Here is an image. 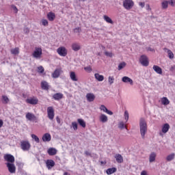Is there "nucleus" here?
Wrapping results in <instances>:
<instances>
[{
    "label": "nucleus",
    "instance_id": "6ab92c4d",
    "mask_svg": "<svg viewBox=\"0 0 175 175\" xmlns=\"http://www.w3.org/2000/svg\"><path fill=\"white\" fill-rule=\"evenodd\" d=\"M64 98V94L62 93H56L53 95V99L55 100H61Z\"/></svg>",
    "mask_w": 175,
    "mask_h": 175
},
{
    "label": "nucleus",
    "instance_id": "39448f33",
    "mask_svg": "<svg viewBox=\"0 0 175 175\" xmlns=\"http://www.w3.org/2000/svg\"><path fill=\"white\" fill-rule=\"evenodd\" d=\"M57 53L59 54V55H61V57H66V55L68 54L66 48L64 46L58 48L57 49Z\"/></svg>",
    "mask_w": 175,
    "mask_h": 175
},
{
    "label": "nucleus",
    "instance_id": "f257e3e1",
    "mask_svg": "<svg viewBox=\"0 0 175 175\" xmlns=\"http://www.w3.org/2000/svg\"><path fill=\"white\" fill-rule=\"evenodd\" d=\"M139 129L140 133L142 139L146 137V134L147 133V122L144 118H141L139 122Z\"/></svg>",
    "mask_w": 175,
    "mask_h": 175
},
{
    "label": "nucleus",
    "instance_id": "cd10ccee",
    "mask_svg": "<svg viewBox=\"0 0 175 175\" xmlns=\"http://www.w3.org/2000/svg\"><path fill=\"white\" fill-rule=\"evenodd\" d=\"M70 77L72 81H79L77 76H76V72L72 71L70 72Z\"/></svg>",
    "mask_w": 175,
    "mask_h": 175
},
{
    "label": "nucleus",
    "instance_id": "5fc2aeb1",
    "mask_svg": "<svg viewBox=\"0 0 175 175\" xmlns=\"http://www.w3.org/2000/svg\"><path fill=\"white\" fill-rule=\"evenodd\" d=\"M169 4L171 5V6H174L175 5V2L173 1V0H171L170 1H169Z\"/></svg>",
    "mask_w": 175,
    "mask_h": 175
},
{
    "label": "nucleus",
    "instance_id": "ea45409f",
    "mask_svg": "<svg viewBox=\"0 0 175 175\" xmlns=\"http://www.w3.org/2000/svg\"><path fill=\"white\" fill-rule=\"evenodd\" d=\"M100 110H101V111H103L104 113H107V107H106V106L101 105L100 106Z\"/></svg>",
    "mask_w": 175,
    "mask_h": 175
},
{
    "label": "nucleus",
    "instance_id": "473e14b6",
    "mask_svg": "<svg viewBox=\"0 0 175 175\" xmlns=\"http://www.w3.org/2000/svg\"><path fill=\"white\" fill-rule=\"evenodd\" d=\"M77 122L78 124H79L80 126H82V128H85V126H87L85 124V121H84V120L81 118L77 119Z\"/></svg>",
    "mask_w": 175,
    "mask_h": 175
},
{
    "label": "nucleus",
    "instance_id": "f704fd0d",
    "mask_svg": "<svg viewBox=\"0 0 175 175\" xmlns=\"http://www.w3.org/2000/svg\"><path fill=\"white\" fill-rule=\"evenodd\" d=\"M103 18H104L105 21H106V23H108V24H113L114 23V22H113V20H111V18L110 17L107 16V15H104Z\"/></svg>",
    "mask_w": 175,
    "mask_h": 175
},
{
    "label": "nucleus",
    "instance_id": "c85d7f7f",
    "mask_svg": "<svg viewBox=\"0 0 175 175\" xmlns=\"http://www.w3.org/2000/svg\"><path fill=\"white\" fill-rule=\"evenodd\" d=\"M47 152L49 155L53 156L57 154V149L54 148H50L48 149Z\"/></svg>",
    "mask_w": 175,
    "mask_h": 175
},
{
    "label": "nucleus",
    "instance_id": "a211bd4d",
    "mask_svg": "<svg viewBox=\"0 0 175 175\" xmlns=\"http://www.w3.org/2000/svg\"><path fill=\"white\" fill-rule=\"evenodd\" d=\"M86 98L88 102H94V100H95V94L93 93H88L86 94Z\"/></svg>",
    "mask_w": 175,
    "mask_h": 175
},
{
    "label": "nucleus",
    "instance_id": "79ce46f5",
    "mask_svg": "<svg viewBox=\"0 0 175 175\" xmlns=\"http://www.w3.org/2000/svg\"><path fill=\"white\" fill-rule=\"evenodd\" d=\"M72 127L73 128L74 131H77V128H78L77 122H72Z\"/></svg>",
    "mask_w": 175,
    "mask_h": 175
},
{
    "label": "nucleus",
    "instance_id": "8fccbe9b",
    "mask_svg": "<svg viewBox=\"0 0 175 175\" xmlns=\"http://www.w3.org/2000/svg\"><path fill=\"white\" fill-rule=\"evenodd\" d=\"M74 32H75L76 33H80V32H81V29L80 27H76L74 29Z\"/></svg>",
    "mask_w": 175,
    "mask_h": 175
},
{
    "label": "nucleus",
    "instance_id": "6e6552de",
    "mask_svg": "<svg viewBox=\"0 0 175 175\" xmlns=\"http://www.w3.org/2000/svg\"><path fill=\"white\" fill-rule=\"evenodd\" d=\"M5 165L10 173H16V165H14V163H6Z\"/></svg>",
    "mask_w": 175,
    "mask_h": 175
},
{
    "label": "nucleus",
    "instance_id": "1a4fd4ad",
    "mask_svg": "<svg viewBox=\"0 0 175 175\" xmlns=\"http://www.w3.org/2000/svg\"><path fill=\"white\" fill-rule=\"evenodd\" d=\"M4 159L8 163H14V156L10 154H7L4 155Z\"/></svg>",
    "mask_w": 175,
    "mask_h": 175
},
{
    "label": "nucleus",
    "instance_id": "4c0bfd02",
    "mask_svg": "<svg viewBox=\"0 0 175 175\" xmlns=\"http://www.w3.org/2000/svg\"><path fill=\"white\" fill-rule=\"evenodd\" d=\"M167 161L168 162H170V161H173V159H174V153H172L171 154H169L167 158H166Z\"/></svg>",
    "mask_w": 175,
    "mask_h": 175
},
{
    "label": "nucleus",
    "instance_id": "2f4dec72",
    "mask_svg": "<svg viewBox=\"0 0 175 175\" xmlns=\"http://www.w3.org/2000/svg\"><path fill=\"white\" fill-rule=\"evenodd\" d=\"M161 103L164 106H167V105L170 103V101L169 100V99H167V97H163L161 98Z\"/></svg>",
    "mask_w": 175,
    "mask_h": 175
},
{
    "label": "nucleus",
    "instance_id": "09e8293b",
    "mask_svg": "<svg viewBox=\"0 0 175 175\" xmlns=\"http://www.w3.org/2000/svg\"><path fill=\"white\" fill-rule=\"evenodd\" d=\"M118 126L120 129H124L125 128V124L122 122L119 124Z\"/></svg>",
    "mask_w": 175,
    "mask_h": 175
},
{
    "label": "nucleus",
    "instance_id": "4be33fe9",
    "mask_svg": "<svg viewBox=\"0 0 175 175\" xmlns=\"http://www.w3.org/2000/svg\"><path fill=\"white\" fill-rule=\"evenodd\" d=\"M152 69L157 75H162V68L159 66L154 65Z\"/></svg>",
    "mask_w": 175,
    "mask_h": 175
},
{
    "label": "nucleus",
    "instance_id": "e433bc0d",
    "mask_svg": "<svg viewBox=\"0 0 175 175\" xmlns=\"http://www.w3.org/2000/svg\"><path fill=\"white\" fill-rule=\"evenodd\" d=\"M168 6H169V1H164L161 3L162 9H167Z\"/></svg>",
    "mask_w": 175,
    "mask_h": 175
},
{
    "label": "nucleus",
    "instance_id": "aec40b11",
    "mask_svg": "<svg viewBox=\"0 0 175 175\" xmlns=\"http://www.w3.org/2000/svg\"><path fill=\"white\" fill-rule=\"evenodd\" d=\"M115 159L118 163H122L124 162V157L120 154H116L115 156Z\"/></svg>",
    "mask_w": 175,
    "mask_h": 175
},
{
    "label": "nucleus",
    "instance_id": "5701e85b",
    "mask_svg": "<svg viewBox=\"0 0 175 175\" xmlns=\"http://www.w3.org/2000/svg\"><path fill=\"white\" fill-rule=\"evenodd\" d=\"M47 18L49 21H54L55 20V14L53 12H49L47 14Z\"/></svg>",
    "mask_w": 175,
    "mask_h": 175
},
{
    "label": "nucleus",
    "instance_id": "72a5a7b5",
    "mask_svg": "<svg viewBox=\"0 0 175 175\" xmlns=\"http://www.w3.org/2000/svg\"><path fill=\"white\" fill-rule=\"evenodd\" d=\"M116 172H117V168L112 167V168H108L106 172H107V174L110 175V174H113V173H116Z\"/></svg>",
    "mask_w": 175,
    "mask_h": 175
},
{
    "label": "nucleus",
    "instance_id": "20e7f679",
    "mask_svg": "<svg viewBox=\"0 0 175 175\" xmlns=\"http://www.w3.org/2000/svg\"><path fill=\"white\" fill-rule=\"evenodd\" d=\"M139 62L142 66H148L149 65L148 57H147L146 55H141L139 58Z\"/></svg>",
    "mask_w": 175,
    "mask_h": 175
},
{
    "label": "nucleus",
    "instance_id": "0e129e2a",
    "mask_svg": "<svg viewBox=\"0 0 175 175\" xmlns=\"http://www.w3.org/2000/svg\"><path fill=\"white\" fill-rule=\"evenodd\" d=\"M148 51H154V49L151 47L148 48Z\"/></svg>",
    "mask_w": 175,
    "mask_h": 175
},
{
    "label": "nucleus",
    "instance_id": "9b49d317",
    "mask_svg": "<svg viewBox=\"0 0 175 175\" xmlns=\"http://www.w3.org/2000/svg\"><path fill=\"white\" fill-rule=\"evenodd\" d=\"M32 55L33 58H40L42 57V49L40 48H36Z\"/></svg>",
    "mask_w": 175,
    "mask_h": 175
},
{
    "label": "nucleus",
    "instance_id": "7ed1b4c3",
    "mask_svg": "<svg viewBox=\"0 0 175 175\" xmlns=\"http://www.w3.org/2000/svg\"><path fill=\"white\" fill-rule=\"evenodd\" d=\"M133 6H135V2H133V0L123 1V8H124L126 10H131Z\"/></svg>",
    "mask_w": 175,
    "mask_h": 175
},
{
    "label": "nucleus",
    "instance_id": "a19ab883",
    "mask_svg": "<svg viewBox=\"0 0 175 175\" xmlns=\"http://www.w3.org/2000/svg\"><path fill=\"white\" fill-rule=\"evenodd\" d=\"M124 117L126 122L128 121V120H129V113L128 112V111H124Z\"/></svg>",
    "mask_w": 175,
    "mask_h": 175
},
{
    "label": "nucleus",
    "instance_id": "603ef678",
    "mask_svg": "<svg viewBox=\"0 0 175 175\" xmlns=\"http://www.w3.org/2000/svg\"><path fill=\"white\" fill-rule=\"evenodd\" d=\"M84 70H88V72H92V68L90 66L85 67Z\"/></svg>",
    "mask_w": 175,
    "mask_h": 175
},
{
    "label": "nucleus",
    "instance_id": "58836bf2",
    "mask_svg": "<svg viewBox=\"0 0 175 175\" xmlns=\"http://www.w3.org/2000/svg\"><path fill=\"white\" fill-rule=\"evenodd\" d=\"M31 137L32 139H33V140L35 142H36L37 143H40V140L39 139V137L38 136H36V135L35 134H32L31 135Z\"/></svg>",
    "mask_w": 175,
    "mask_h": 175
},
{
    "label": "nucleus",
    "instance_id": "680f3d73",
    "mask_svg": "<svg viewBox=\"0 0 175 175\" xmlns=\"http://www.w3.org/2000/svg\"><path fill=\"white\" fill-rule=\"evenodd\" d=\"M146 10H151V8H150V4L146 5Z\"/></svg>",
    "mask_w": 175,
    "mask_h": 175
},
{
    "label": "nucleus",
    "instance_id": "c03bdc74",
    "mask_svg": "<svg viewBox=\"0 0 175 175\" xmlns=\"http://www.w3.org/2000/svg\"><path fill=\"white\" fill-rule=\"evenodd\" d=\"M108 82L109 83L110 85L114 83V77H109Z\"/></svg>",
    "mask_w": 175,
    "mask_h": 175
},
{
    "label": "nucleus",
    "instance_id": "dca6fc26",
    "mask_svg": "<svg viewBox=\"0 0 175 175\" xmlns=\"http://www.w3.org/2000/svg\"><path fill=\"white\" fill-rule=\"evenodd\" d=\"M41 88L44 91H49V90L50 89V85H49V83H47V81H42L41 82Z\"/></svg>",
    "mask_w": 175,
    "mask_h": 175
},
{
    "label": "nucleus",
    "instance_id": "052dcab7",
    "mask_svg": "<svg viewBox=\"0 0 175 175\" xmlns=\"http://www.w3.org/2000/svg\"><path fill=\"white\" fill-rule=\"evenodd\" d=\"M85 155L91 157V153L90 152H88V151H85Z\"/></svg>",
    "mask_w": 175,
    "mask_h": 175
},
{
    "label": "nucleus",
    "instance_id": "b1692460",
    "mask_svg": "<svg viewBox=\"0 0 175 175\" xmlns=\"http://www.w3.org/2000/svg\"><path fill=\"white\" fill-rule=\"evenodd\" d=\"M1 102L3 105H8L9 102H10V100L8 97V96L3 95L1 96Z\"/></svg>",
    "mask_w": 175,
    "mask_h": 175
},
{
    "label": "nucleus",
    "instance_id": "c9c22d12",
    "mask_svg": "<svg viewBox=\"0 0 175 175\" xmlns=\"http://www.w3.org/2000/svg\"><path fill=\"white\" fill-rule=\"evenodd\" d=\"M125 66H126V63L125 62H122L118 64V70H122V69H124V68H125Z\"/></svg>",
    "mask_w": 175,
    "mask_h": 175
},
{
    "label": "nucleus",
    "instance_id": "7c9ffc66",
    "mask_svg": "<svg viewBox=\"0 0 175 175\" xmlns=\"http://www.w3.org/2000/svg\"><path fill=\"white\" fill-rule=\"evenodd\" d=\"M10 52L13 55H18V54H20V49H18V47L12 49Z\"/></svg>",
    "mask_w": 175,
    "mask_h": 175
},
{
    "label": "nucleus",
    "instance_id": "3c124183",
    "mask_svg": "<svg viewBox=\"0 0 175 175\" xmlns=\"http://www.w3.org/2000/svg\"><path fill=\"white\" fill-rule=\"evenodd\" d=\"M23 32H24V33H26V34L29 33V28L25 27L24 29H23Z\"/></svg>",
    "mask_w": 175,
    "mask_h": 175
},
{
    "label": "nucleus",
    "instance_id": "49530a36",
    "mask_svg": "<svg viewBox=\"0 0 175 175\" xmlns=\"http://www.w3.org/2000/svg\"><path fill=\"white\" fill-rule=\"evenodd\" d=\"M12 9L14 11L15 13H17L18 12V9H17V7L14 5H11Z\"/></svg>",
    "mask_w": 175,
    "mask_h": 175
},
{
    "label": "nucleus",
    "instance_id": "69168bd1",
    "mask_svg": "<svg viewBox=\"0 0 175 175\" xmlns=\"http://www.w3.org/2000/svg\"><path fill=\"white\" fill-rule=\"evenodd\" d=\"M163 133H162V131L161 132H160L159 133V136H161V137H163Z\"/></svg>",
    "mask_w": 175,
    "mask_h": 175
},
{
    "label": "nucleus",
    "instance_id": "2eb2a0df",
    "mask_svg": "<svg viewBox=\"0 0 175 175\" xmlns=\"http://www.w3.org/2000/svg\"><path fill=\"white\" fill-rule=\"evenodd\" d=\"M99 121L103 124H105V122H107V121H109V118H107V116H106L105 113H101L99 116Z\"/></svg>",
    "mask_w": 175,
    "mask_h": 175
},
{
    "label": "nucleus",
    "instance_id": "bb28decb",
    "mask_svg": "<svg viewBox=\"0 0 175 175\" xmlns=\"http://www.w3.org/2000/svg\"><path fill=\"white\" fill-rule=\"evenodd\" d=\"M163 50L164 51H167L168 54V57L170 58V59H173L174 58V54L173 53V52H172V51H170V49L164 48Z\"/></svg>",
    "mask_w": 175,
    "mask_h": 175
},
{
    "label": "nucleus",
    "instance_id": "ddd939ff",
    "mask_svg": "<svg viewBox=\"0 0 175 175\" xmlns=\"http://www.w3.org/2000/svg\"><path fill=\"white\" fill-rule=\"evenodd\" d=\"M122 81L126 84H130V85H133V80L129 77H123L122 78Z\"/></svg>",
    "mask_w": 175,
    "mask_h": 175
},
{
    "label": "nucleus",
    "instance_id": "f03ea898",
    "mask_svg": "<svg viewBox=\"0 0 175 175\" xmlns=\"http://www.w3.org/2000/svg\"><path fill=\"white\" fill-rule=\"evenodd\" d=\"M21 148L23 151H29L31 150V143L28 140H23L21 142Z\"/></svg>",
    "mask_w": 175,
    "mask_h": 175
},
{
    "label": "nucleus",
    "instance_id": "e2e57ef3",
    "mask_svg": "<svg viewBox=\"0 0 175 175\" xmlns=\"http://www.w3.org/2000/svg\"><path fill=\"white\" fill-rule=\"evenodd\" d=\"M94 29H95L96 31H97L98 32H99V31H103V29L94 28Z\"/></svg>",
    "mask_w": 175,
    "mask_h": 175
},
{
    "label": "nucleus",
    "instance_id": "393cba45",
    "mask_svg": "<svg viewBox=\"0 0 175 175\" xmlns=\"http://www.w3.org/2000/svg\"><path fill=\"white\" fill-rule=\"evenodd\" d=\"M157 158V153L156 152H151L149 156V162L152 163L155 162V159Z\"/></svg>",
    "mask_w": 175,
    "mask_h": 175
},
{
    "label": "nucleus",
    "instance_id": "412c9836",
    "mask_svg": "<svg viewBox=\"0 0 175 175\" xmlns=\"http://www.w3.org/2000/svg\"><path fill=\"white\" fill-rule=\"evenodd\" d=\"M51 140V135L50 133H46L42 136L43 142H50Z\"/></svg>",
    "mask_w": 175,
    "mask_h": 175
},
{
    "label": "nucleus",
    "instance_id": "a878e982",
    "mask_svg": "<svg viewBox=\"0 0 175 175\" xmlns=\"http://www.w3.org/2000/svg\"><path fill=\"white\" fill-rule=\"evenodd\" d=\"M81 47L80 46V44L77 42H75L72 44V49L74 51H79Z\"/></svg>",
    "mask_w": 175,
    "mask_h": 175
},
{
    "label": "nucleus",
    "instance_id": "f3484780",
    "mask_svg": "<svg viewBox=\"0 0 175 175\" xmlns=\"http://www.w3.org/2000/svg\"><path fill=\"white\" fill-rule=\"evenodd\" d=\"M170 129V125L167 123H165L163 125L161 129L162 133H167L169 132V130Z\"/></svg>",
    "mask_w": 175,
    "mask_h": 175
},
{
    "label": "nucleus",
    "instance_id": "4d7b16f0",
    "mask_svg": "<svg viewBox=\"0 0 175 175\" xmlns=\"http://www.w3.org/2000/svg\"><path fill=\"white\" fill-rule=\"evenodd\" d=\"M56 121H57V124H61V119H59V116L56 117Z\"/></svg>",
    "mask_w": 175,
    "mask_h": 175
},
{
    "label": "nucleus",
    "instance_id": "f8f14e48",
    "mask_svg": "<svg viewBox=\"0 0 175 175\" xmlns=\"http://www.w3.org/2000/svg\"><path fill=\"white\" fill-rule=\"evenodd\" d=\"M46 167L49 170H51L55 166V161L53 159H48L46 162Z\"/></svg>",
    "mask_w": 175,
    "mask_h": 175
},
{
    "label": "nucleus",
    "instance_id": "c756f323",
    "mask_svg": "<svg viewBox=\"0 0 175 175\" xmlns=\"http://www.w3.org/2000/svg\"><path fill=\"white\" fill-rule=\"evenodd\" d=\"M94 77L98 81H103L105 80V77L103 75H99V73L94 74Z\"/></svg>",
    "mask_w": 175,
    "mask_h": 175
},
{
    "label": "nucleus",
    "instance_id": "bf43d9fd",
    "mask_svg": "<svg viewBox=\"0 0 175 175\" xmlns=\"http://www.w3.org/2000/svg\"><path fill=\"white\" fill-rule=\"evenodd\" d=\"M3 126V120H0V128H2Z\"/></svg>",
    "mask_w": 175,
    "mask_h": 175
},
{
    "label": "nucleus",
    "instance_id": "338daca9",
    "mask_svg": "<svg viewBox=\"0 0 175 175\" xmlns=\"http://www.w3.org/2000/svg\"><path fill=\"white\" fill-rule=\"evenodd\" d=\"M64 175H70V174H69L68 172H64Z\"/></svg>",
    "mask_w": 175,
    "mask_h": 175
},
{
    "label": "nucleus",
    "instance_id": "de8ad7c7",
    "mask_svg": "<svg viewBox=\"0 0 175 175\" xmlns=\"http://www.w3.org/2000/svg\"><path fill=\"white\" fill-rule=\"evenodd\" d=\"M105 55L107 56V57H110L111 58V57H113V53H110V52H108V51H105Z\"/></svg>",
    "mask_w": 175,
    "mask_h": 175
},
{
    "label": "nucleus",
    "instance_id": "4468645a",
    "mask_svg": "<svg viewBox=\"0 0 175 175\" xmlns=\"http://www.w3.org/2000/svg\"><path fill=\"white\" fill-rule=\"evenodd\" d=\"M26 118L29 121H36L38 120V118H36V116L33 113H29V112H28L26 114Z\"/></svg>",
    "mask_w": 175,
    "mask_h": 175
},
{
    "label": "nucleus",
    "instance_id": "0eeeda50",
    "mask_svg": "<svg viewBox=\"0 0 175 175\" xmlns=\"http://www.w3.org/2000/svg\"><path fill=\"white\" fill-rule=\"evenodd\" d=\"M26 103H29V105H38V103H39V99H38L35 96L30 97L26 99Z\"/></svg>",
    "mask_w": 175,
    "mask_h": 175
},
{
    "label": "nucleus",
    "instance_id": "13d9d810",
    "mask_svg": "<svg viewBox=\"0 0 175 175\" xmlns=\"http://www.w3.org/2000/svg\"><path fill=\"white\" fill-rule=\"evenodd\" d=\"M107 114H109V116H113V111H109V109L107 111Z\"/></svg>",
    "mask_w": 175,
    "mask_h": 175
},
{
    "label": "nucleus",
    "instance_id": "a18cd8bd",
    "mask_svg": "<svg viewBox=\"0 0 175 175\" xmlns=\"http://www.w3.org/2000/svg\"><path fill=\"white\" fill-rule=\"evenodd\" d=\"M42 25H44V27H47V25H49V21L46 19H43L42 21Z\"/></svg>",
    "mask_w": 175,
    "mask_h": 175
},
{
    "label": "nucleus",
    "instance_id": "864d4df0",
    "mask_svg": "<svg viewBox=\"0 0 175 175\" xmlns=\"http://www.w3.org/2000/svg\"><path fill=\"white\" fill-rule=\"evenodd\" d=\"M139 6H140L142 8H144L146 6V3L144 2H139Z\"/></svg>",
    "mask_w": 175,
    "mask_h": 175
},
{
    "label": "nucleus",
    "instance_id": "6e6d98bb",
    "mask_svg": "<svg viewBox=\"0 0 175 175\" xmlns=\"http://www.w3.org/2000/svg\"><path fill=\"white\" fill-rule=\"evenodd\" d=\"M170 72H174L175 70V65L172 66L171 68H170Z\"/></svg>",
    "mask_w": 175,
    "mask_h": 175
},
{
    "label": "nucleus",
    "instance_id": "37998d69",
    "mask_svg": "<svg viewBox=\"0 0 175 175\" xmlns=\"http://www.w3.org/2000/svg\"><path fill=\"white\" fill-rule=\"evenodd\" d=\"M38 73H44V68H43V66H42L38 67Z\"/></svg>",
    "mask_w": 175,
    "mask_h": 175
},
{
    "label": "nucleus",
    "instance_id": "9d476101",
    "mask_svg": "<svg viewBox=\"0 0 175 175\" xmlns=\"http://www.w3.org/2000/svg\"><path fill=\"white\" fill-rule=\"evenodd\" d=\"M62 73H64L62 68H56L52 74V77L53 79H58V77L61 76Z\"/></svg>",
    "mask_w": 175,
    "mask_h": 175
},
{
    "label": "nucleus",
    "instance_id": "774afa93",
    "mask_svg": "<svg viewBox=\"0 0 175 175\" xmlns=\"http://www.w3.org/2000/svg\"><path fill=\"white\" fill-rule=\"evenodd\" d=\"M80 2H85V0H79Z\"/></svg>",
    "mask_w": 175,
    "mask_h": 175
},
{
    "label": "nucleus",
    "instance_id": "423d86ee",
    "mask_svg": "<svg viewBox=\"0 0 175 175\" xmlns=\"http://www.w3.org/2000/svg\"><path fill=\"white\" fill-rule=\"evenodd\" d=\"M47 116H48V118H49V120H54V108L53 107H49L47 108Z\"/></svg>",
    "mask_w": 175,
    "mask_h": 175
}]
</instances>
